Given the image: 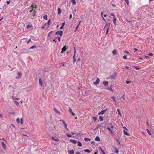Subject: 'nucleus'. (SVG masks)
<instances>
[{"mask_svg": "<svg viewBox=\"0 0 154 154\" xmlns=\"http://www.w3.org/2000/svg\"><path fill=\"white\" fill-rule=\"evenodd\" d=\"M7 125L5 123H2L0 125V127L1 129L3 130H5L7 128Z\"/></svg>", "mask_w": 154, "mask_h": 154, "instance_id": "nucleus-1", "label": "nucleus"}, {"mask_svg": "<svg viewBox=\"0 0 154 154\" xmlns=\"http://www.w3.org/2000/svg\"><path fill=\"white\" fill-rule=\"evenodd\" d=\"M66 73V71L64 69H61L60 72V74L62 76H64Z\"/></svg>", "mask_w": 154, "mask_h": 154, "instance_id": "nucleus-2", "label": "nucleus"}, {"mask_svg": "<svg viewBox=\"0 0 154 154\" xmlns=\"http://www.w3.org/2000/svg\"><path fill=\"white\" fill-rule=\"evenodd\" d=\"M117 74L115 73L114 75H109L108 77V79L111 80H115L116 79V76Z\"/></svg>", "mask_w": 154, "mask_h": 154, "instance_id": "nucleus-3", "label": "nucleus"}, {"mask_svg": "<svg viewBox=\"0 0 154 154\" xmlns=\"http://www.w3.org/2000/svg\"><path fill=\"white\" fill-rule=\"evenodd\" d=\"M62 31H58L57 32L55 33V34L56 35H60V36H62Z\"/></svg>", "mask_w": 154, "mask_h": 154, "instance_id": "nucleus-4", "label": "nucleus"}, {"mask_svg": "<svg viewBox=\"0 0 154 154\" xmlns=\"http://www.w3.org/2000/svg\"><path fill=\"white\" fill-rule=\"evenodd\" d=\"M100 79L98 78H97L95 82H94L93 83L95 85L98 84L100 83Z\"/></svg>", "mask_w": 154, "mask_h": 154, "instance_id": "nucleus-5", "label": "nucleus"}, {"mask_svg": "<svg viewBox=\"0 0 154 154\" xmlns=\"http://www.w3.org/2000/svg\"><path fill=\"white\" fill-rule=\"evenodd\" d=\"M66 46H64L62 49V51L61 52V53H63L64 51H66Z\"/></svg>", "mask_w": 154, "mask_h": 154, "instance_id": "nucleus-6", "label": "nucleus"}, {"mask_svg": "<svg viewBox=\"0 0 154 154\" xmlns=\"http://www.w3.org/2000/svg\"><path fill=\"white\" fill-rule=\"evenodd\" d=\"M17 74L19 76H17L16 77V79H19L20 78L22 75V74L20 72H18Z\"/></svg>", "mask_w": 154, "mask_h": 154, "instance_id": "nucleus-7", "label": "nucleus"}, {"mask_svg": "<svg viewBox=\"0 0 154 154\" xmlns=\"http://www.w3.org/2000/svg\"><path fill=\"white\" fill-rule=\"evenodd\" d=\"M110 24L111 23H107L105 26L106 29H109V27L110 26Z\"/></svg>", "mask_w": 154, "mask_h": 154, "instance_id": "nucleus-8", "label": "nucleus"}, {"mask_svg": "<svg viewBox=\"0 0 154 154\" xmlns=\"http://www.w3.org/2000/svg\"><path fill=\"white\" fill-rule=\"evenodd\" d=\"M106 110H102L100 112H99L98 113V114L99 115H103L104 114L105 112H106Z\"/></svg>", "mask_w": 154, "mask_h": 154, "instance_id": "nucleus-9", "label": "nucleus"}, {"mask_svg": "<svg viewBox=\"0 0 154 154\" xmlns=\"http://www.w3.org/2000/svg\"><path fill=\"white\" fill-rule=\"evenodd\" d=\"M53 109L54 111L56 113L59 115L60 114V112L59 111H58L57 110L56 108H54Z\"/></svg>", "mask_w": 154, "mask_h": 154, "instance_id": "nucleus-10", "label": "nucleus"}, {"mask_svg": "<svg viewBox=\"0 0 154 154\" xmlns=\"http://www.w3.org/2000/svg\"><path fill=\"white\" fill-rule=\"evenodd\" d=\"M2 146L4 149H6V145L3 142H2Z\"/></svg>", "mask_w": 154, "mask_h": 154, "instance_id": "nucleus-11", "label": "nucleus"}, {"mask_svg": "<svg viewBox=\"0 0 154 154\" xmlns=\"http://www.w3.org/2000/svg\"><path fill=\"white\" fill-rule=\"evenodd\" d=\"M103 84L105 86H106L108 84V82L107 81H104L103 82Z\"/></svg>", "mask_w": 154, "mask_h": 154, "instance_id": "nucleus-12", "label": "nucleus"}, {"mask_svg": "<svg viewBox=\"0 0 154 154\" xmlns=\"http://www.w3.org/2000/svg\"><path fill=\"white\" fill-rule=\"evenodd\" d=\"M33 27V26L32 25L28 24L27 26L26 29H29L30 28H32Z\"/></svg>", "mask_w": 154, "mask_h": 154, "instance_id": "nucleus-13", "label": "nucleus"}, {"mask_svg": "<svg viewBox=\"0 0 154 154\" xmlns=\"http://www.w3.org/2000/svg\"><path fill=\"white\" fill-rule=\"evenodd\" d=\"M114 151L115 153L117 154H118L119 152L118 150L115 147L114 148Z\"/></svg>", "mask_w": 154, "mask_h": 154, "instance_id": "nucleus-14", "label": "nucleus"}, {"mask_svg": "<svg viewBox=\"0 0 154 154\" xmlns=\"http://www.w3.org/2000/svg\"><path fill=\"white\" fill-rule=\"evenodd\" d=\"M116 19L115 17H113L112 19V21L114 24L116 25Z\"/></svg>", "mask_w": 154, "mask_h": 154, "instance_id": "nucleus-15", "label": "nucleus"}, {"mask_svg": "<svg viewBox=\"0 0 154 154\" xmlns=\"http://www.w3.org/2000/svg\"><path fill=\"white\" fill-rule=\"evenodd\" d=\"M70 141L71 142H72V143H74V144H76V143H77L76 142V140H74L71 139L70 140Z\"/></svg>", "mask_w": 154, "mask_h": 154, "instance_id": "nucleus-16", "label": "nucleus"}, {"mask_svg": "<svg viewBox=\"0 0 154 154\" xmlns=\"http://www.w3.org/2000/svg\"><path fill=\"white\" fill-rule=\"evenodd\" d=\"M68 152L69 154H73L74 153L73 150H69L68 151Z\"/></svg>", "mask_w": 154, "mask_h": 154, "instance_id": "nucleus-17", "label": "nucleus"}, {"mask_svg": "<svg viewBox=\"0 0 154 154\" xmlns=\"http://www.w3.org/2000/svg\"><path fill=\"white\" fill-rule=\"evenodd\" d=\"M30 7L32 8H36L37 7L36 5H33V4H32L31 5Z\"/></svg>", "mask_w": 154, "mask_h": 154, "instance_id": "nucleus-18", "label": "nucleus"}, {"mask_svg": "<svg viewBox=\"0 0 154 154\" xmlns=\"http://www.w3.org/2000/svg\"><path fill=\"white\" fill-rule=\"evenodd\" d=\"M39 83L41 86H42V82L41 79V78L39 79Z\"/></svg>", "mask_w": 154, "mask_h": 154, "instance_id": "nucleus-19", "label": "nucleus"}, {"mask_svg": "<svg viewBox=\"0 0 154 154\" xmlns=\"http://www.w3.org/2000/svg\"><path fill=\"white\" fill-rule=\"evenodd\" d=\"M112 53L113 55H116L117 54V52L116 50H114L112 51Z\"/></svg>", "mask_w": 154, "mask_h": 154, "instance_id": "nucleus-20", "label": "nucleus"}, {"mask_svg": "<svg viewBox=\"0 0 154 154\" xmlns=\"http://www.w3.org/2000/svg\"><path fill=\"white\" fill-rule=\"evenodd\" d=\"M43 18L45 20H47V15H46V14L44 15L43 16Z\"/></svg>", "mask_w": 154, "mask_h": 154, "instance_id": "nucleus-21", "label": "nucleus"}, {"mask_svg": "<svg viewBox=\"0 0 154 154\" xmlns=\"http://www.w3.org/2000/svg\"><path fill=\"white\" fill-rule=\"evenodd\" d=\"M71 1L73 5H75L76 4V2L75 0H71Z\"/></svg>", "mask_w": 154, "mask_h": 154, "instance_id": "nucleus-22", "label": "nucleus"}, {"mask_svg": "<svg viewBox=\"0 0 154 154\" xmlns=\"http://www.w3.org/2000/svg\"><path fill=\"white\" fill-rule=\"evenodd\" d=\"M77 143L78 144V146H82V144L81 143V142L79 141H78L77 142Z\"/></svg>", "mask_w": 154, "mask_h": 154, "instance_id": "nucleus-23", "label": "nucleus"}, {"mask_svg": "<svg viewBox=\"0 0 154 154\" xmlns=\"http://www.w3.org/2000/svg\"><path fill=\"white\" fill-rule=\"evenodd\" d=\"M124 133L125 135H129V134H128V133L127 131H126L125 130H124Z\"/></svg>", "mask_w": 154, "mask_h": 154, "instance_id": "nucleus-24", "label": "nucleus"}, {"mask_svg": "<svg viewBox=\"0 0 154 154\" xmlns=\"http://www.w3.org/2000/svg\"><path fill=\"white\" fill-rule=\"evenodd\" d=\"M57 11L58 14H60L61 13V10L60 8H58L57 9Z\"/></svg>", "mask_w": 154, "mask_h": 154, "instance_id": "nucleus-25", "label": "nucleus"}, {"mask_svg": "<svg viewBox=\"0 0 154 154\" xmlns=\"http://www.w3.org/2000/svg\"><path fill=\"white\" fill-rule=\"evenodd\" d=\"M95 140L96 141H99L100 140L99 137L98 136H97L96 137Z\"/></svg>", "mask_w": 154, "mask_h": 154, "instance_id": "nucleus-26", "label": "nucleus"}, {"mask_svg": "<svg viewBox=\"0 0 154 154\" xmlns=\"http://www.w3.org/2000/svg\"><path fill=\"white\" fill-rule=\"evenodd\" d=\"M84 140L86 142H88L90 140V139L88 138H85Z\"/></svg>", "mask_w": 154, "mask_h": 154, "instance_id": "nucleus-27", "label": "nucleus"}, {"mask_svg": "<svg viewBox=\"0 0 154 154\" xmlns=\"http://www.w3.org/2000/svg\"><path fill=\"white\" fill-rule=\"evenodd\" d=\"M12 97L13 99V100H18L19 99V98H16L14 96H12Z\"/></svg>", "mask_w": 154, "mask_h": 154, "instance_id": "nucleus-28", "label": "nucleus"}, {"mask_svg": "<svg viewBox=\"0 0 154 154\" xmlns=\"http://www.w3.org/2000/svg\"><path fill=\"white\" fill-rule=\"evenodd\" d=\"M146 131L149 135H151V133L148 130V129H146Z\"/></svg>", "mask_w": 154, "mask_h": 154, "instance_id": "nucleus-29", "label": "nucleus"}, {"mask_svg": "<svg viewBox=\"0 0 154 154\" xmlns=\"http://www.w3.org/2000/svg\"><path fill=\"white\" fill-rule=\"evenodd\" d=\"M117 110L118 112V114H119V115H120V116H122V115H121V112H120V111H119V109H117Z\"/></svg>", "mask_w": 154, "mask_h": 154, "instance_id": "nucleus-30", "label": "nucleus"}, {"mask_svg": "<svg viewBox=\"0 0 154 154\" xmlns=\"http://www.w3.org/2000/svg\"><path fill=\"white\" fill-rule=\"evenodd\" d=\"M99 119L100 121H102L103 120V118L101 116H100Z\"/></svg>", "mask_w": 154, "mask_h": 154, "instance_id": "nucleus-31", "label": "nucleus"}, {"mask_svg": "<svg viewBox=\"0 0 154 154\" xmlns=\"http://www.w3.org/2000/svg\"><path fill=\"white\" fill-rule=\"evenodd\" d=\"M107 129H108L109 131H110V132L111 134H112L113 133V131H112L111 129L109 128L108 127L107 128Z\"/></svg>", "mask_w": 154, "mask_h": 154, "instance_id": "nucleus-32", "label": "nucleus"}, {"mask_svg": "<svg viewBox=\"0 0 154 154\" xmlns=\"http://www.w3.org/2000/svg\"><path fill=\"white\" fill-rule=\"evenodd\" d=\"M84 151L85 152H88V153H89L90 152V151L89 149H85L84 150Z\"/></svg>", "mask_w": 154, "mask_h": 154, "instance_id": "nucleus-33", "label": "nucleus"}, {"mask_svg": "<svg viewBox=\"0 0 154 154\" xmlns=\"http://www.w3.org/2000/svg\"><path fill=\"white\" fill-rule=\"evenodd\" d=\"M100 149L101 151L102 152L103 154H105V152H104V150H103L101 148V147H100Z\"/></svg>", "mask_w": 154, "mask_h": 154, "instance_id": "nucleus-34", "label": "nucleus"}, {"mask_svg": "<svg viewBox=\"0 0 154 154\" xmlns=\"http://www.w3.org/2000/svg\"><path fill=\"white\" fill-rule=\"evenodd\" d=\"M36 46L33 45L31 47H30L29 48V49H32L34 48H36Z\"/></svg>", "mask_w": 154, "mask_h": 154, "instance_id": "nucleus-35", "label": "nucleus"}, {"mask_svg": "<svg viewBox=\"0 0 154 154\" xmlns=\"http://www.w3.org/2000/svg\"><path fill=\"white\" fill-rule=\"evenodd\" d=\"M121 98L123 99L124 100H125V94H124L121 97Z\"/></svg>", "mask_w": 154, "mask_h": 154, "instance_id": "nucleus-36", "label": "nucleus"}, {"mask_svg": "<svg viewBox=\"0 0 154 154\" xmlns=\"http://www.w3.org/2000/svg\"><path fill=\"white\" fill-rule=\"evenodd\" d=\"M125 2L126 3L127 5L128 6L129 5V1L128 0H125Z\"/></svg>", "mask_w": 154, "mask_h": 154, "instance_id": "nucleus-37", "label": "nucleus"}, {"mask_svg": "<svg viewBox=\"0 0 154 154\" xmlns=\"http://www.w3.org/2000/svg\"><path fill=\"white\" fill-rule=\"evenodd\" d=\"M111 98L113 100V101L115 102V104H116V100L114 98V97L113 96L111 97Z\"/></svg>", "mask_w": 154, "mask_h": 154, "instance_id": "nucleus-38", "label": "nucleus"}, {"mask_svg": "<svg viewBox=\"0 0 154 154\" xmlns=\"http://www.w3.org/2000/svg\"><path fill=\"white\" fill-rule=\"evenodd\" d=\"M112 85H111L110 86V88H109L108 89L109 90H111L112 91H113V90H112Z\"/></svg>", "mask_w": 154, "mask_h": 154, "instance_id": "nucleus-39", "label": "nucleus"}, {"mask_svg": "<svg viewBox=\"0 0 154 154\" xmlns=\"http://www.w3.org/2000/svg\"><path fill=\"white\" fill-rule=\"evenodd\" d=\"M92 119L94 120L95 121H96L97 119V118L95 116L93 117Z\"/></svg>", "mask_w": 154, "mask_h": 154, "instance_id": "nucleus-40", "label": "nucleus"}, {"mask_svg": "<svg viewBox=\"0 0 154 154\" xmlns=\"http://www.w3.org/2000/svg\"><path fill=\"white\" fill-rule=\"evenodd\" d=\"M16 121L18 123H19L20 122V119L19 118H17L16 119Z\"/></svg>", "mask_w": 154, "mask_h": 154, "instance_id": "nucleus-41", "label": "nucleus"}, {"mask_svg": "<svg viewBox=\"0 0 154 154\" xmlns=\"http://www.w3.org/2000/svg\"><path fill=\"white\" fill-rule=\"evenodd\" d=\"M133 67L136 70H139L140 69V68H138V67H136V66H133Z\"/></svg>", "mask_w": 154, "mask_h": 154, "instance_id": "nucleus-42", "label": "nucleus"}, {"mask_svg": "<svg viewBox=\"0 0 154 154\" xmlns=\"http://www.w3.org/2000/svg\"><path fill=\"white\" fill-rule=\"evenodd\" d=\"M101 126L100 124H98L96 126V128L97 129L98 128L100 127Z\"/></svg>", "mask_w": 154, "mask_h": 154, "instance_id": "nucleus-43", "label": "nucleus"}, {"mask_svg": "<svg viewBox=\"0 0 154 154\" xmlns=\"http://www.w3.org/2000/svg\"><path fill=\"white\" fill-rule=\"evenodd\" d=\"M14 102L16 104L17 106H18L19 105V103L17 101H14Z\"/></svg>", "mask_w": 154, "mask_h": 154, "instance_id": "nucleus-44", "label": "nucleus"}, {"mask_svg": "<svg viewBox=\"0 0 154 154\" xmlns=\"http://www.w3.org/2000/svg\"><path fill=\"white\" fill-rule=\"evenodd\" d=\"M52 137V139L55 141H59V140L58 139H54V138L53 137Z\"/></svg>", "mask_w": 154, "mask_h": 154, "instance_id": "nucleus-45", "label": "nucleus"}, {"mask_svg": "<svg viewBox=\"0 0 154 154\" xmlns=\"http://www.w3.org/2000/svg\"><path fill=\"white\" fill-rule=\"evenodd\" d=\"M79 26V24H78L76 26V27H75V32L77 30V29H78Z\"/></svg>", "mask_w": 154, "mask_h": 154, "instance_id": "nucleus-46", "label": "nucleus"}, {"mask_svg": "<svg viewBox=\"0 0 154 154\" xmlns=\"http://www.w3.org/2000/svg\"><path fill=\"white\" fill-rule=\"evenodd\" d=\"M20 124L21 125H22L23 124V120L22 118H21L20 119Z\"/></svg>", "mask_w": 154, "mask_h": 154, "instance_id": "nucleus-47", "label": "nucleus"}, {"mask_svg": "<svg viewBox=\"0 0 154 154\" xmlns=\"http://www.w3.org/2000/svg\"><path fill=\"white\" fill-rule=\"evenodd\" d=\"M55 38H57V39L60 42V38L59 37H56Z\"/></svg>", "mask_w": 154, "mask_h": 154, "instance_id": "nucleus-48", "label": "nucleus"}, {"mask_svg": "<svg viewBox=\"0 0 154 154\" xmlns=\"http://www.w3.org/2000/svg\"><path fill=\"white\" fill-rule=\"evenodd\" d=\"M66 135L68 137H72L71 136L70 134H66Z\"/></svg>", "mask_w": 154, "mask_h": 154, "instance_id": "nucleus-49", "label": "nucleus"}, {"mask_svg": "<svg viewBox=\"0 0 154 154\" xmlns=\"http://www.w3.org/2000/svg\"><path fill=\"white\" fill-rule=\"evenodd\" d=\"M62 121L61 120H60V121ZM62 121L63 124L64 125L66 124L64 121L63 120H62Z\"/></svg>", "mask_w": 154, "mask_h": 154, "instance_id": "nucleus-50", "label": "nucleus"}, {"mask_svg": "<svg viewBox=\"0 0 154 154\" xmlns=\"http://www.w3.org/2000/svg\"><path fill=\"white\" fill-rule=\"evenodd\" d=\"M64 126H65V129L67 130H68V128L67 127V125L66 124V125H64Z\"/></svg>", "mask_w": 154, "mask_h": 154, "instance_id": "nucleus-51", "label": "nucleus"}, {"mask_svg": "<svg viewBox=\"0 0 154 154\" xmlns=\"http://www.w3.org/2000/svg\"><path fill=\"white\" fill-rule=\"evenodd\" d=\"M123 58L124 59H126L127 58V56H126V55H124L123 56Z\"/></svg>", "mask_w": 154, "mask_h": 154, "instance_id": "nucleus-52", "label": "nucleus"}, {"mask_svg": "<svg viewBox=\"0 0 154 154\" xmlns=\"http://www.w3.org/2000/svg\"><path fill=\"white\" fill-rule=\"evenodd\" d=\"M111 15L112 16H113L114 17H116V16L115 15V14L113 13H111Z\"/></svg>", "mask_w": 154, "mask_h": 154, "instance_id": "nucleus-53", "label": "nucleus"}, {"mask_svg": "<svg viewBox=\"0 0 154 154\" xmlns=\"http://www.w3.org/2000/svg\"><path fill=\"white\" fill-rule=\"evenodd\" d=\"M9 113L11 115H14L15 114V112H9Z\"/></svg>", "mask_w": 154, "mask_h": 154, "instance_id": "nucleus-54", "label": "nucleus"}, {"mask_svg": "<svg viewBox=\"0 0 154 154\" xmlns=\"http://www.w3.org/2000/svg\"><path fill=\"white\" fill-rule=\"evenodd\" d=\"M150 56H153V54L152 53H149V54H148Z\"/></svg>", "mask_w": 154, "mask_h": 154, "instance_id": "nucleus-55", "label": "nucleus"}, {"mask_svg": "<svg viewBox=\"0 0 154 154\" xmlns=\"http://www.w3.org/2000/svg\"><path fill=\"white\" fill-rule=\"evenodd\" d=\"M65 23H62V25H61V26H64L65 25Z\"/></svg>", "mask_w": 154, "mask_h": 154, "instance_id": "nucleus-56", "label": "nucleus"}, {"mask_svg": "<svg viewBox=\"0 0 154 154\" xmlns=\"http://www.w3.org/2000/svg\"><path fill=\"white\" fill-rule=\"evenodd\" d=\"M130 83V82L129 81H126V83L127 84H129Z\"/></svg>", "mask_w": 154, "mask_h": 154, "instance_id": "nucleus-57", "label": "nucleus"}, {"mask_svg": "<svg viewBox=\"0 0 154 154\" xmlns=\"http://www.w3.org/2000/svg\"><path fill=\"white\" fill-rule=\"evenodd\" d=\"M31 41V39H29V40H28V41L27 42V44H28L29 42H30V41Z\"/></svg>", "mask_w": 154, "mask_h": 154, "instance_id": "nucleus-58", "label": "nucleus"}, {"mask_svg": "<svg viewBox=\"0 0 154 154\" xmlns=\"http://www.w3.org/2000/svg\"><path fill=\"white\" fill-rule=\"evenodd\" d=\"M72 15L71 14H70L69 15V18L70 19H71V18H72Z\"/></svg>", "mask_w": 154, "mask_h": 154, "instance_id": "nucleus-59", "label": "nucleus"}, {"mask_svg": "<svg viewBox=\"0 0 154 154\" xmlns=\"http://www.w3.org/2000/svg\"><path fill=\"white\" fill-rule=\"evenodd\" d=\"M75 61H76L75 58H74V59H73V63H74Z\"/></svg>", "mask_w": 154, "mask_h": 154, "instance_id": "nucleus-60", "label": "nucleus"}, {"mask_svg": "<svg viewBox=\"0 0 154 154\" xmlns=\"http://www.w3.org/2000/svg\"><path fill=\"white\" fill-rule=\"evenodd\" d=\"M50 21V19L48 20V24L49 25Z\"/></svg>", "mask_w": 154, "mask_h": 154, "instance_id": "nucleus-61", "label": "nucleus"}, {"mask_svg": "<svg viewBox=\"0 0 154 154\" xmlns=\"http://www.w3.org/2000/svg\"><path fill=\"white\" fill-rule=\"evenodd\" d=\"M75 154H81V153L80 152H76L75 153Z\"/></svg>", "mask_w": 154, "mask_h": 154, "instance_id": "nucleus-62", "label": "nucleus"}, {"mask_svg": "<svg viewBox=\"0 0 154 154\" xmlns=\"http://www.w3.org/2000/svg\"><path fill=\"white\" fill-rule=\"evenodd\" d=\"M134 50L135 51H137L138 50H137V49L136 48H134Z\"/></svg>", "mask_w": 154, "mask_h": 154, "instance_id": "nucleus-63", "label": "nucleus"}, {"mask_svg": "<svg viewBox=\"0 0 154 154\" xmlns=\"http://www.w3.org/2000/svg\"><path fill=\"white\" fill-rule=\"evenodd\" d=\"M6 2L7 3L8 5L10 3V1H7Z\"/></svg>", "mask_w": 154, "mask_h": 154, "instance_id": "nucleus-64", "label": "nucleus"}]
</instances>
